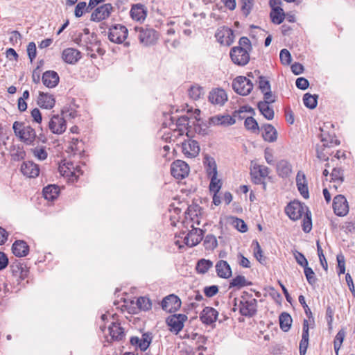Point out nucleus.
Here are the masks:
<instances>
[{
  "mask_svg": "<svg viewBox=\"0 0 355 355\" xmlns=\"http://www.w3.org/2000/svg\"><path fill=\"white\" fill-rule=\"evenodd\" d=\"M302 230L309 233L312 229L311 212L304 202L298 200H290V220H297L302 218Z\"/></svg>",
  "mask_w": 355,
  "mask_h": 355,
  "instance_id": "1",
  "label": "nucleus"
},
{
  "mask_svg": "<svg viewBox=\"0 0 355 355\" xmlns=\"http://www.w3.org/2000/svg\"><path fill=\"white\" fill-rule=\"evenodd\" d=\"M12 129L15 135L27 145L33 144L37 137L35 129L22 122L15 121Z\"/></svg>",
  "mask_w": 355,
  "mask_h": 355,
  "instance_id": "2",
  "label": "nucleus"
},
{
  "mask_svg": "<svg viewBox=\"0 0 355 355\" xmlns=\"http://www.w3.org/2000/svg\"><path fill=\"white\" fill-rule=\"evenodd\" d=\"M90 38H85V43H83L84 48H85L87 53L90 55L91 58H96V53L99 55L105 54V51L101 47V42L98 39L96 33H92Z\"/></svg>",
  "mask_w": 355,
  "mask_h": 355,
  "instance_id": "3",
  "label": "nucleus"
},
{
  "mask_svg": "<svg viewBox=\"0 0 355 355\" xmlns=\"http://www.w3.org/2000/svg\"><path fill=\"white\" fill-rule=\"evenodd\" d=\"M134 31L138 33V39L141 44L150 46L155 44L158 39V33L153 28H144L135 26Z\"/></svg>",
  "mask_w": 355,
  "mask_h": 355,
  "instance_id": "4",
  "label": "nucleus"
},
{
  "mask_svg": "<svg viewBox=\"0 0 355 355\" xmlns=\"http://www.w3.org/2000/svg\"><path fill=\"white\" fill-rule=\"evenodd\" d=\"M128 35V28L122 24L112 25L108 31V39L116 44H122Z\"/></svg>",
  "mask_w": 355,
  "mask_h": 355,
  "instance_id": "5",
  "label": "nucleus"
},
{
  "mask_svg": "<svg viewBox=\"0 0 355 355\" xmlns=\"http://www.w3.org/2000/svg\"><path fill=\"white\" fill-rule=\"evenodd\" d=\"M232 87L237 94L241 96H246L252 90L253 84L246 77L238 76L233 80Z\"/></svg>",
  "mask_w": 355,
  "mask_h": 355,
  "instance_id": "6",
  "label": "nucleus"
},
{
  "mask_svg": "<svg viewBox=\"0 0 355 355\" xmlns=\"http://www.w3.org/2000/svg\"><path fill=\"white\" fill-rule=\"evenodd\" d=\"M187 318L185 314H173L166 318V323L169 327L170 331L178 334L183 329Z\"/></svg>",
  "mask_w": 355,
  "mask_h": 355,
  "instance_id": "7",
  "label": "nucleus"
},
{
  "mask_svg": "<svg viewBox=\"0 0 355 355\" xmlns=\"http://www.w3.org/2000/svg\"><path fill=\"white\" fill-rule=\"evenodd\" d=\"M230 57L232 62L239 66H245L250 60L248 51L242 47H233L230 51Z\"/></svg>",
  "mask_w": 355,
  "mask_h": 355,
  "instance_id": "8",
  "label": "nucleus"
},
{
  "mask_svg": "<svg viewBox=\"0 0 355 355\" xmlns=\"http://www.w3.org/2000/svg\"><path fill=\"white\" fill-rule=\"evenodd\" d=\"M257 302L256 299H251L250 300H239V308L240 313L245 317H252L257 313Z\"/></svg>",
  "mask_w": 355,
  "mask_h": 355,
  "instance_id": "9",
  "label": "nucleus"
},
{
  "mask_svg": "<svg viewBox=\"0 0 355 355\" xmlns=\"http://www.w3.org/2000/svg\"><path fill=\"white\" fill-rule=\"evenodd\" d=\"M189 166L184 161L178 159L174 161L171 166V173L176 179H183L188 175Z\"/></svg>",
  "mask_w": 355,
  "mask_h": 355,
  "instance_id": "10",
  "label": "nucleus"
},
{
  "mask_svg": "<svg viewBox=\"0 0 355 355\" xmlns=\"http://www.w3.org/2000/svg\"><path fill=\"white\" fill-rule=\"evenodd\" d=\"M333 209L336 215L345 216L349 212V205L346 198L341 194L337 195L333 200Z\"/></svg>",
  "mask_w": 355,
  "mask_h": 355,
  "instance_id": "11",
  "label": "nucleus"
},
{
  "mask_svg": "<svg viewBox=\"0 0 355 355\" xmlns=\"http://www.w3.org/2000/svg\"><path fill=\"white\" fill-rule=\"evenodd\" d=\"M49 128L52 133L61 135L67 129L66 120L62 116L55 114L49 122Z\"/></svg>",
  "mask_w": 355,
  "mask_h": 355,
  "instance_id": "12",
  "label": "nucleus"
},
{
  "mask_svg": "<svg viewBox=\"0 0 355 355\" xmlns=\"http://www.w3.org/2000/svg\"><path fill=\"white\" fill-rule=\"evenodd\" d=\"M192 229L184 239V243L191 248L197 245L203 239L204 231L200 228L191 226Z\"/></svg>",
  "mask_w": 355,
  "mask_h": 355,
  "instance_id": "13",
  "label": "nucleus"
},
{
  "mask_svg": "<svg viewBox=\"0 0 355 355\" xmlns=\"http://www.w3.org/2000/svg\"><path fill=\"white\" fill-rule=\"evenodd\" d=\"M113 10V6L111 3H105L96 8L91 15L90 20L99 22L108 18Z\"/></svg>",
  "mask_w": 355,
  "mask_h": 355,
  "instance_id": "14",
  "label": "nucleus"
},
{
  "mask_svg": "<svg viewBox=\"0 0 355 355\" xmlns=\"http://www.w3.org/2000/svg\"><path fill=\"white\" fill-rule=\"evenodd\" d=\"M161 305L163 310L173 313L180 308L181 300L177 295L171 294L162 300Z\"/></svg>",
  "mask_w": 355,
  "mask_h": 355,
  "instance_id": "15",
  "label": "nucleus"
},
{
  "mask_svg": "<svg viewBox=\"0 0 355 355\" xmlns=\"http://www.w3.org/2000/svg\"><path fill=\"white\" fill-rule=\"evenodd\" d=\"M153 336L150 332H146L142 334L141 338L137 336H132L130 338V344L133 346L138 347L141 351H146L152 342Z\"/></svg>",
  "mask_w": 355,
  "mask_h": 355,
  "instance_id": "16",
  "label": "nucleus"
},
{
  "mask_svg": "<svg viewBox=\"0 0 355 355\" xmlns=\"http://www.w3.org/2000/svg\"><path fill=\"white\" fill-rule=\"evenodd\" d=\"M218 316V312L212 307L205 306L200 313V319L202 322L207 325H211L215 323Z\"/></svg>",
  "mask_w": 355,
  "mask_h": 355,
  "instance_id": "17",
  "label": "nucleus"
},
{
  "mask_svg": "<svg viewBox=\"0 0 355 355\" xmlns=\"http://www.w3.org/2000/svg\"><path fill=\"white\" fill-rule=\"evenodd\" d=\"M183 153L188 157H196L200 152V146L197 141L189 139L182 144Z\"/></svg>",
  "mask_w": 355,
  "mask_h": 355,
  "instance_id": "18",
  "label": "nucleus"
},
{
  "mask_svg": "<svg viewBox=\"0 0 355 355\" xmlns=\"http://www.w3.org/2000/svg\"><path fill=\"white\" fill-rule=\"evenodd\" d=\"M296 185L300 195L304 198H309V191L308 188V182L306 175L302 171H299L296 175Z\"/></svg>",
  "mask_w": 355,
  "mask_h": 355,
  "instance_id": "19",
  "label": "nucleus"
},
{
  "mask_svg": "<svg viewBox=\"0 0 355 355\" xmlns=\"http://www.w3.org/2000/svg\"><path fill=\"white\" fill-rule=\"evenodd\" d=\"M209 101L214 105H223L227 101V96L223 89H213L209 92Z\"/></svg>",
  "mask_w": 355,
  "mask_h": 355,
  "instance_id": "20",
  "label": "nucleus"
},
{
  "mask_svg": "<svg viewBox=\"0 0 355 355\" xmlns=\"http://www.w3.org/2000/svg\"><path fill=\"white\" fill-rule=\"evenodd\" d=\"M62 58L65 62L74 64L81 58V53L73 48H67L63 50Z\"/></svg>",
  "mask_w": 355,
  "mask_h": 355,
  "instance_id": "21",
  "label": "nucleus"
},
{
  "mask_svg": "<svg viewBox=\"0 0 355 355\" xmlns=\"http://www.w3.org/2000/svg\"><path fill=\"white\" fill-rule=\"evenodd\" d=\"M130 14L132 19L143 21L147 16V9L144 5L137 3L132 6Z\"/></svg>",
  "mask_w": 355,
  "mask_h": 355,
  "instance_id": "22",
  "label": "nucleus"
},
{
  "mask_svg": "<svg viewBox=\"0 0 355 355\" xmlns=\"http://www.w3.org/2000/svg\"><path fill=\"white\" fill-rule=\"evenodd\" d=\"M321 134L320 135L321 141L323 143L322 146L324 148H330L334 146L340 144V141L337 139L334 133H329L324 130L323 128H320Z\"/></svg>",
  "mask_w": 355,
  "mask_h": 355,
  "instance_id": "23",
  "label": "nucleus"
},
{
  "mask_svg": "<svg viewBox=\"0 0 355 355\" xmlns=\"http://www.w3.org/2000/svg\"><path fill=\"white\" fill-rule=\"evenodd\" d=\"M170 120H171V123H167L164 122L163 123V125H165V126L170 127L171 125L174 124V121H175V125H176L177 128H178L179 131L181 132L180 133V135H182L183 134V131L181 129L182 127L185 128L187 130H189V128H191V126L189 125V123H190L189 117L187 116H180V117H179L178 119H175L174 117L171 116L170 117ZM189 132L190 131L188 130V132H187V135L188 137L189 136Z\"/></svg>",
  "mask_w": 355,
  "mask_h": 355,
  "instance_id": "24",
  "label": "nucleus"
},
{
  "mask_svg": "<svg viewBox=\"0 0 355 355\" xmlns=\"http://www.w3.org/2000/svg\"><path fill=\"white\" fill-rule=\"evenodd\" d=\"M59 80V76L58 73L54 71H46L42 75L43 84L49 88H53L57 86Z\"/></svg>",
  "mask_w": 355,
  "mask_h": 355,
  "instance_id": "25",
  "label": "nucleus"
},
{
  "mask_svg": "<svg viewBox=\"0 0 355 355\" xmlns=\"http://www.w3.org/2000/svg\"><path fill=\"white\" fill-rule=\"evenodd\" d=\"M21 173L28 178H35L40 173L38 165L33 162H24L21 166Z\"/></svg>",
  "mask_w": 355,
  "mask_h": 355,
  "instance_id": "26",
  "label": "nucleus"
},
{
  "mask_svg": "<svg viewBox=\"0 0 355 355\" xmlns=\"http://www.w3.org/2000/svg\"><path fill=\"white\" fill-rule=\"evenodd\" d=\"M217 275L223 279H228L232 276V269L230 264L224 260H219L216 266Z\"/></svg>",
  "mask_w": 355,
  "mask_h": 355,
  "instance_id": "27",
  "label": "nucleus"
},
{
  "mask_svg": "<svg viewBox=\"0 0 355 355\" xmlns=\"http://www.w3.org/2000/svg\"><path fill=\"white\" fill-rule=\"evenodd\" d=\"M12 250L16 257H23L28 255L29 252V246L26 241L17 240L12 244Z\"/></svg>",
  "mask_w": 355,
  "mask_h": 355,
  "instance_id": "28",
  "label": "nucleus"
},
{
  "mask_svg": "<svg viewBox=\"0 0 355 355\" xmlns=\"http://www.w3.org/2000/svg\"><path fill=\"white\" fill-rule=\"evenodd\" d=\"M55 98L53 95L47 93L40 92L39 96L37 98V105L45 109H51L55 105Z\"/></svg>",
  "mask_w": 355,
  "mask_h": 355,
  "instance_id": "29",
  "label": "nucleus"
},
{
  "mask_svg": "<svg viewBox=\"0 0 355 355\" xmlns=\"http://www.w3.org/2000/svg\"><path fill=\"white\" fill-rule=\"evenodd\" d=\"M203 164L209 178L218 175L217 165L214 157L205 155L203 158Z\"/></svg>",
  "mask_w": 355,
  "mask_h": 355,
  "instance_id": "30",
  "label": "nucleus"
},
{
  "mask_svg": "<svg viewBox=\"0 0 355 355\" xmlns=\"http://www.w3.org/2000/svg\"><path fill=\"white\" fill-rule=\"evenodd\" d=\"M110 335L112 340L116 341L122 340L125 337L124 329L120 326V324L112 322L108 327Z\"/></svg>",
  "mask_w": 355,
  "mask_h": 355,
  "instance_id": "31",
  "label": "nucleus"
},
{
  "mask_svg": "<svg viewBox=\"0 0 355 355\" xmlns=\"http://www.w3.org/2000/svg\"><path fill=\"white\" fill-rule=\"evenodd\" d=\"M262 137L266 141L274 142L277 138L276 129L270 124H264L261 126Z\"/></svg>",
  "mask_w": 355,
  "mask_h": 355,
  "instance_id": "32",
  "label": "nucleus"
},
{
  "mask_svg": "<svg viewBox=\"0 0 355 355\" xmlns=\"http://www.w3.org/2000/svg\"><path fill=\"white\" fill-rule=\"evenodd\" d=\"M185 214L197 225L200 224V221L198 220V217L202 214V208L200 206L193 203L188 207Z\"/></svg>",
  "mask_w": 355,
  "mask_h": 355,
  "instance_id": "33",
  "label": "nucleus"
},
{
  "mask_svg": "<svg viewBox=\"0 0 355 355\" xmlns=\"http://www.w3.org/2000/svg\"><path fill=\"white\" fill-rule=\"evenodd\" d=\"M60 189L55 184H49L43 189L44 198L48 200L53 201L59 195Z\"/></svg>",
  "mask_w": 355,
  "mask_h": 355,
  "instance_id": "34",
  "label": "nucleus"
},
{
  "mask_svg": "<svg viewBox=\"0 0 355 355\" xmlns=\"http://www.w3.org/2000/svg\"><path fill=\"white\" fill-rule=\"evenodd\" d=\"M319 96L318 94H311L306 93L303 96V103L304 106L310 110L315 109L318 105V100Z\"/></svg>",
  "mask_w": 355,
  "mask_h": 355,
  "instance_id": "35",
  "label": "nucleus"
},
{
  "mask_svg": "<svg viewBox=\"0 0 355 355\" xmlns=\"http://www.w3.org/2000/svg\"><path fill=\"white\" fill-rule=\"evenodd\" d=\"M257 108L261 114L268 120H272L274 118V110L270 104L265 103H258Z\"/></svg>",
  "mask_w": 355,
  "mask_h": 355,
  "instance_id": "36",
  "label": "nucleus"
},
{
  "mask_svg": "<svg viewBox=\"0 0 355 355\" xmlns=\"http://www.w3.org/2000/svg\"><path fill=\"white\" fill-rule=\"evenodd\" d=\"M270 17L272 23L280 24L284 21L285 13L282 8H275L271 9Z\"/></svg>",
  "mask_w": 355,
  "mask_h": 355,
  "instance_id": "37",
  "label": "nucleus"
},
{
  "mask_svg": "<svg viewBox=\"0 0 355 355\" xmlns=\"http://www.w3.org/2000/svg\"><path fill=\"white\" fill-rule=\"evenodd\" d=\"M213 262L209 259H201L198 261L196 270L199 274H205L212 268Z\"/></svg>",
  "mask_w": 355,
  "mask_h": 355,
  "instance_id": "38",
  "label": "nucleus"
},
{
  "mask_svg": "<svg viewBox=\"0 0 355 355\" xmlns=\"http://www.w3.org/2000/svg\"><path fill=\"white\" fill-rule=\"evenodd\" d=\"M251 284L252 283L250 282H248L244 276L237 275L231 280L229 288H231L236 287L237 288H241L243 286Z\"/></svg>",
  "mask_w": 355,
  "mask_h": 355,
  "instance_id": "39",
  "label": "nucleus"
},
{
  "mask_svg": "<svg viewBox=\"0 0 355 355\" xmlns=\"http://www.w3.org/2000/svg\"><path fill=\"white\" fill-rule=\"evenodd\" d=\"M277 173L282 178H286L288 176V162L286 159L280 160L276 166Z\"/></svg>",
  "mask_w": 355,
  "mask_h": 355,
  "instance_id": "40",
  "label": "nucleus"
},
{
  "mask_svg": "<svg viewBox=\"0 0 355 355\" xmlns=\"http://www.w3.org/2000/svg\"><path fill=\"white\" fill-rule=\"evenodd\" d=\"M203 245L207 250H213L218 245L217 239L213 234H207L204 239Z\"/></svg>",
  "mask_w": 355,
  "mask_h": 355,
  "instance_id": "41",
  "label": "nucleus"
},
{
  "mask_svg": "<svg viewBox=\"0 0 355 355\" xmlns=\"http://www.w3.org/2000/svg\"><path fill=\"white\" fill-rule=\"evenodd\" d=\"M304 273L308 283L311 286H314L318 281V279L313 270L309 267V265H307L306 266L304 267Z\"/></svg>",
  "mask_w": 355,
  "mask_h": 355,
  "instance_id": "42",
  "label": "nucleus"
},
{
  "mask_svg": "<svg viewBox=\"0 0 355 355\" xmlns=\"http://www.w3.org/2000/svg\"><path fill=\"white\" fill-rule=\"evenodd\" d=\"M203 94L204 89L199 85H192L189 89V96L193 100H198Z\"/></svg>",
  "mask_w": 355,
  "mask_h": 355,
  "instance_id": "43",
  "label": "nucleus"
},
{
  "mask_svg": "<svg viewBox=\"0 0 355 355\" xmlns=\"http://www.w3.org/2000/svg\"><path fill=\"white\" fill-rule=\"evenodd\" d=\"M331 182L338 181L340 184H342L345 181V177L343 175V170L341 168L335 167L333 168L332 172L330 174Z\"/></svg>",
  "mask_w": 355,
  "mask_h": 355,
  "instance_id": "44",
  "label": "nucleus"
},
{
  "mask_svg": "<svg viewBox=\"0 0 355 355\" xmlns=\"http://www.w3.org/2000/svg\"><path fill=\"white\" fill-rule=\"evenodd\" d=\"M244 125L247 130H249L252 132H257L259 131L258 123L252 116L246 117L245 119Z\"/></svg>",
  "mask_w": 355,
  "mask_h": 355,
  "instance_id": "45",
  "label": "nucleus"
},
{
  "mask_svg": "<svg viewBox=\"0 0 355 355\" xmlns=\"http://www.w3.org/2000/svg\"><path fill=\"white\" fill-rule=\"evenodd\" d=\"M137 306L140 310L148 311L152 307L150 300L146 297H139L137 300Z\"/></svg>",
  "mask_w": 355,
  "mask_h": 355,
  "instance_id": "46",
  "label": "nucleus"
},
{
  "mask_svg": "<svg viewBox=\"0 0 355 355\" xmlns=\"http://www.w3.org/2000/svg\"><path fill=\"white\" fill-rule=\"evenodd\" d=\"M209 190L212 193H218L220 191L222 182L220 179L217 178V175L210 177Z\"/></svg>",
  "mask_w": 355,
  "mask_h": 355,
  "instance_id": "47",
  "label": "nucleus"
},
{
  "mask_svg": "<svg viewBox=\"0 0 355 355\" xmlns=\"http://www.w3.org/2000/svg\"><path fill=\"white\" fill-rule=\"evenodd\" d=\"M316 245H317V251H318V255L319 259H320V263L322 267L323 268V269L327 271L328 269V263L325 259V257H324V254L323 252V250L322 249V247L320 245L319 240L317 241Z\"/></svg>",
  "mask_w": 355,
  "mask_h": 355,
  "instance_id": "48",
  "label": "nucleus"
},
{
  "mask_svg": "<svg viewBox=\"0 0 355 355\" xmlns=\"http://www.w3.org/2000/svg\"><path fill=\"white\" fill-rule=\"evenodd\" d=\"M252 180L256 184H262L263 189L266 190V184L263 181V178L259 176L257 172V167H254L253 171L251 172Z\"/></svg>",
  "mask_w": 355,
  "mask_h": 355,
  "instance_id": "49",
  "label": "nucleus"
},
{
  "mask_svg": "<svg viewBox=\"0 0 355 355\" xmlns=\"http://www.w3.org/2000/svg\"><path fill=\"white\" fill-rule=\"evenodd\" d=\"M252 245H254V254L256 259L261 263L263 261H265V257L263 256V252L261 248V246L257 241H253Z\"/></svg>",
  "mask_w": 355,
  "mask_h": 355,
  "instance_id": "50",
  "label": "nucleus"
},
{
  "mask_svg": "<svg viewBox=\"0 0 355 355\" xmlns=\"http://www.w3.org/2000/svg\"><path fill=\"white\" fill-rule=\"evenodd\" d=\"M241 10L245 17H247L250 13L254 5V0H241Z\"/></svg>",
  "mask_w": 355,
  "mask_h": 355,
  "instance_id": "51",
  "label": "nucleus"
},
{
  "mask_svg": "<svg viewBox=\"0 0 355 355\" xmlns=\"http://www.w3.org/2000/svg\"><path fill=\"white\" fill-rule=\"evenodd\" d=\"M280 328L285 332L288 331V313L283 312L279 317Z\"/></svg>",
  "mask_w": 355,
  "mask_h": 355,
  "instance_id": "52",
  "label": "nucleus"
},
{
  "mask_svg": "<svg viewBox=\"0 0 355 355\" xmlns=\"http://www.w3.org/2000/svg\"><path fill=\"white\" fill-rule=\"evenodd\" d=\"M334 310L332 309V307L329 305L327 306L326 309V320L327 322L328 325V330L329 332L331 333L332 331V323L334 320Z\"/></svg>",
  "mask_w": 355,
  "mask_h": 355,
  "instance_id": "53",
  "label": "nucleus"
},
{
  "mask_svg": "<svg viewBox=\"0 0 355 355\" xmlns=\"http://www.w3.org/2000/svg\"><path fill=\"white\" fill-rule=\"evenodd\" d=\"M293 254H294V257L295 258L297 263L300 266H301L302 267L304 268V267L306 266L307 265H309V262H308L306 258L302 252L295 250V252H293Z\"/></svg>",
  "mask_w": 355,
  "mask_h": 355,
  "instance_id": "54",
  "label": "nucleus"
},
{
  "mask_svg": "<svg viewBox=\"0 0 355 355\" xmlns=\"http://www.w3.org/2000/svg\"><path fill=\"white\" fill-rule=\"evenodd\" d=\"M259 88L261 93L270 90V84L268 80L263 76L259 77Z\"/></svg>",
  "mask_w": 355,
  "mask_h": 355,
  "instance_id": "55",
  "label": "nucleus"
},
{
  "mask_svg": "<svg viewBox=\"0 0 355 355\" xmlns=\"http://www.w3.org/2000/svg\"><path fill=\"white\" fill-rule=\"evenodd\" d=\"M338 262V275L344 274L345 272V260L342 253L337 255Z\"/></svg>",
  "mask_w": 355,
  "mask_h": 355,
  "instance_id": "56",
  "label": "nucleus"
},
{
  "mask_svg": "<svg viewBox=\"0 0 355 355\" xmlns=\"http://www.w3.org/2000/svg\"><path fill=\"white\" fill-rule=\"evenodd\" d=\"M233 225L239 232L244 233L248 231V227L243 220L236 218L233 221Z\"/></svg>",
  "mask_w": 355,
  "mask_h": 355,
  "instance_id": "57",
  "label": "nucleus"
},
{
  "mask_svg": "<svg viewBox=\"0 0 355 355\" xmlns=\"http://www.w3.org/2000/svg\"><path fill=\"white\" fill-rule=\"evenodd\" d=\"M24 264L18 260H15L14 262L10 263V269L13 276H18L19 270H21Z\"/></svg>",
  "mask_w": 355,
  "mask_h": 355,
  "instance_id": "58",
  "label": "nucleus"
},
{
  "mask_svg": "<svg viewBox=\"0 0 355 355\" xmlns=\"http://www.w3.org/2000/svg\"><path fill=\"white\" fill-rule=\"evenodd\" d=\"M203 291L206 297H211L218 293V286L216 285L205 286Z\"/></svg>",
  "mask_w": 355,
  "mask_h": 355,
  "instance_id": "59",
  "label": "nucleus"
},
{
  "mask_svg": "<svg viewBox=\"0 0 355 355\" xmlns=\"http://www.w3.org/2000/svg\"><path fill=\"white\" fill-rule=\"evenodd\" d=\"M27 53L31 62L35 58L37 54L36 45L35 42H31L27 46Z\"/></svg>",
  "mask_w": 355,
  "mask_h": 355,
  "instance_id": "60",
  "label": "nucleus"
},
{
  "mask_svg": "<svg viewBox=\"0 0 355 355\" xmlns=\"http://www.w3.org/2000/svg\"><path fill=\"white\" fill-rule=\"evenodd\" d=\"M296 87L301 90H306L309 87V81L304 78H297L295 82Z\"/></svg>",
  "mask_w": 355,
  "mask_h": 355,
  "instance_id": "61",
  "label": "nucleus"
},
{
  "mask_svg": "<svg viewBox=\"0 0 355 355\" xmlns=\"http://www.w3.org/2000/svg\"><path fill=\"white\" fill-rule=\"evenodd\" d=\"M86 8V2L81 1L79 2L75 8L74 15L76 17H80L83 15L84 12H85V9Z\"/></svg>",
  "mask_w": 355,
  "mask_h": 355,
  "instance_id": "62",
  "label": "nucleus"
},
{
  "mask_svg": "<svg viewBox=\"0 0 355 355\" xmlns=\"http://www.w3.org/2000/svg\"><path fill=\"white\" fill-rule=\"evenodd\" d=\"M218 123L221 125H233L236 123V119L234 118V115L232 116H222L218 119Z\"/></svg>",
  "mask_w": 355,
  "mask_h": 355,
  "instance_id": "63",
  "label": "nucleus"
},
{
  "mask_svg": "<svg viewBox=\"0 0 355 355\" xmlns=\"http://www.w3.org/2000/svg\"><path fill=\"white\" fill-rule=\"evenodd\" d=\"M267 293L277 303L280 304L282 297L274 288L269 287L267 289Z\"/></svg>",
  "mask_w": 355,
  "mask_h": 355,
  "instance_id": "64",
  "label": "nucleus"
}]
</instances>
